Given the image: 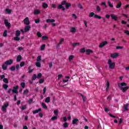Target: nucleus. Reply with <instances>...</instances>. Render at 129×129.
<instances>
[{
	"label": "nucleus",
	"instance_id": "nucleus-1",
	"mask_svg": "<svg viewBox=\"0 0 129 129\" xmlns=\"http://www.w3.org/2000/svg\"><path fill=\"white\" fill-rule=\"evenodd\" d=\"M118 86L119 88L122 90V92H126L127 89H129L128 86H127V84L125 82H121L120 84L118 83Z\"/></svg>",
	"mask_w": 129,
	"mask_h": 129
},
{
	"label": "nucleus",
	"instance_id": "nucleus-2",
	"mask_svg": "<svg viewBox=\"0 0 129 129\" xmlns=\"http://www.w3.org/2000/svg\"><path fill=\"white\" fill-rule=\"evenodd\" d=\"M20 35H21V31L19 30H17L15 32V37H14V40L15 41H20Z\"/></svg>",
	"mask_w": 129,
	"mask_h": 129
},
{
	"label": "nucleus",
	"instance_id": "nucleus-3",
	"mask_svg": "<svg viewBox=\"0 0 129 129\" xmlns=\"http://www.w3.org/2000/svg\"><path fill=\"white\" fill-rule=\"evenodd\" d=\"M108 64H109V68H110V69H114L115 66V63L112 62L111 59H109Z\"/></svg>",
	"mask_w": 129,
	"mask_h": 129
},
{
	"label": "nucleus",
	"instance_id": "nucleus-4",
	"mask_svg": "<svg viewBox=\"0 0 129 129\" xmlns=\"http://www.w3.org/2000/svg\"><path fill=\"white\" fill-rule=\"evenodd\" d=\"M64 5H66V1H62V2H61V4L59 5L58 7V9H61L62 10V11H65V8L64 7H63V6H64Z\"/></svg>",
	"mask_w": 129,
	"mask_h": 129
},
{
	"label": "nucleus",
	"instance_id": "nucleus-5",
	"mask_svg": "<svg viewBox=\"0 0 129 129\" xmlns=\"http://www.w3.org/2000/svg\"><path fill=\"white\" fill-rule=\"evenodd\" d=\"M8 106H9V103H5L2 106L1 109L3 111L6 112L7 111V108Z\"/></svg>",
	"mask_w": 129,
	"mask_h": 129
},
{
	"label": "nucleus",
	"instance_id": "nucleus-6",
	"mask_svg": "<svg viewBox=\"0 0 129 129\" xmlns=\"http://www.w3.org/2000/svg\"><path fill=\"white\" fill-rule=\"evenodd\" d=\"M4 24L6 27H7L8 29H10L11 27V24L10 23H9V21L7 19L5 20L4 21Z\"/></svg>",
	"mask_w": 129,
	"mask_h": 129
},
{
	"label": "nucleus",
	"instance_id": "nucleus-7",
	"mask_svg": "<svg viewBox=\"0 0 129 129\" xmlns=\"http://www.w3.org/2000/svg\"><path fill=\"white\" fill-rule=\"evenodd\" d=\"M19 88V85H16V86L13 87V89L12 90V92L13 93L18 94L19 92L18 91V89Z\"/></svg>",
	"mask_w": 129,
	"mask_h": 129
},
{
	"label": "nucleus",
	"instance_id": "nucleus-8",
	"mask_svg": "<svg viewBox=\"0 0 129 129\" xmlns=\"http://www.w3.org/2000/svg\"><path fill=\"white\" fill-rule=\"evenodd\" d=\"M108 42L107 41H103L99 45V48H103L104 46H106L108 44Z\"/></svg>",
	"mask_w": 129,
	"mask_h": 129
},
{
	"label": "nucleus",
	"instance_id": "nucleus-9",
	"mask_svg": "<svg viewBox=\"0 0 129 129\" xmlns=\"http://www.w3.org/2000/svg\"><path fill=\"white\" fill-rule=\"evenodd\" d=\"M24 24H25V25H30V22L28 17H26V18L24 19Z\"/></svg>",
	"mask_w": 129,
	"mask_h": 129
},
{
	"label": "nucleus",
	"instance_id": "nucleus-10",
	"mask_svg": "<svg viewBox=\"0 0 129 129\" xmlns=\"http://www.w3.org/2000/svg\"><path fill=\"white\" fill-rule=\"evenodd\" d=\"M128 106H129V103H126V104H124L123 107V110L124 111L128 110Z\"/></svg>",
	"mask_w": 129,
	"mask_h": 129
},
{
	"label": "nucleus",
	"instance_id": "nucleus-11",
	"mask_svg": "<svg viewBox=\"0 0 129 129\" xmlns=\"http://www.w3.org/2000/svg\"><path fill=\"white\" fill-rule=\"evenodd\" d=\"M31 29V26L30 25H27L25 26L24 28V32H29Z\"/></svg>",
	"mask_w": 129,
	"mask_h": 129
},
{
	"label": "nucleus",
	"instance_id": "nucleus-12",
	"mask_svg": "<svg viewBox=\"0 0 129 129\" xmlns=\"http://www.w3.org/2000/svg\"><path fill=\"white\" fill-rule=\"evenodd\" d=\"M2 68L4 70H7L8 68L7 61L2 65Z\"/></svg>",
	"mask_w": 129,
	"mask_h": 129
},
{
	"label": "nucleus",
	"instance_id": "nucleus-13",
	"mask_svg": "<svg viewBox=\"0 0 129 129\" xmlns=\"http://www.w3.org/2000/svg\"><path fill=\"white\" fill-rule=\"evenodd\" d=\"M70 31L72 33H76L77 30L75 27H71Z\"/></svg>",
	"mask_w": 129,
	"mask_h": 129
},
{
	"label": "nucleus",
	"instance_id": "nucleus-14",
	"mask_svg": "<svg viewBox=\"0 0 129 129\" xmlns=\"http://www.w3.org/2000/svg\"><path fill=\"white\" fill-rule=\"evenodd\" d=\"M86 52L87 55H90L91 53H93V51H92V50L91 49H87V50H86Z\"/></svg>",
	"mask_w": 129,
	"mask_h": 129
},
{
	"label": "nucleus",
	"instance_id": "nucleus-15",
	"mask_svg": "<svg viewBox=\"0 0 129 129\" xmlns=\"http://www.w3.org/2000/svg\"><path fill=\"white\" fill-rule=\"evenodd\" d=\"M74 58H75L74 55H70L69 57V61L70 62H72V60H73Z\"/></svg>",
	"mask_w": 129,
	"mask_h": 129
},
{
	"label": "nucleus",
	"instance_id": "nucleus-16",
	"mask_svg": "<svg viewBox=\"0 0 129 129\" xmlns=\"http://www.w3.org/2000/svg\"><path fill=\"white\" fill-rule=\"evenodd\" d=\"M6 63H7V65H11L12 64V63H13V60L12 59L7 60V61H6Z\"/></svg>",
	"mask_w": 129,
	"mask_h": 129
},
{
	"label": "nucleus",
	"instance_id": "nucleus-17",
	"mask_svg": "<svg viewBox=\"0 0 129 129\" xmlns=\"http://www.w3.org/2000/svg\"><path fill=\"white\" fill-rule=\"evenodd\" d=\"M70 7H71V3H67V1L66 2V8L68 10L70 8Z\"/></svg>",
	"mask_w": 129,
	"mask_h": 129
},
{
	"label": "nucleus",
	"instance_id": "nucleus-18",
	"mask_svg": "<svg viewBox=\"0 0 129 129\" xmlns=\"http://www.w3.org/2000/svg\"><path fill=\"white\" fill-rule=\"evenodd\" d=\"M53 22H55V20L54 19H47L46 20V23H53Z\"/></svg>",
	"mask_w": 129,
	"mask_h": 129
},
{
	"label": "nucleus",
	"instance_id": "nucleus-19",
	"mask_svg": "<svg viewBox=\"0 0 129 129\" xmlns=\"http://www.w3.org/2000/svg\"><path fill=\"white\" fill-rule=\"evenodd\" d=\"M78 121H79V119H78V118H74V119H73V124H76V123H77Z\"/></svg>",
	"mask_w": 129,
	"mask_h": 129
},
{
	"label": "nucleus",
	"instance_id": "nucleus-20",
	"mask_svg": "<svg viewBox=\"0 0 129 129\" xmlns=\"http://www.w3.org/2000/svg\"><path fill=\"white\" fill-rule=\"evenodd\" d=\"M41 108H38V109H36L35 110H33V114H35L36 113H38L39 111H41Z\"/></svg>",
	"mask_w": 129,
	"mask_h": 129
},
{
	"label": "nucleus",
	"instance_id": "nucleus-21",
	"mask_svg": "<svg viewBox=\"0 0 129 129\" xmlns=\"http://www.w3.org/2000/svg\"><path fill=\"white\" fill-rule=\"evenodd\" d=\"M118 56V53H114L113 54H111V57L112 58H116Z\"/></svg>",
	"mask_w": 129,
	"mask_h": 129
},
{
	"label": "nucleus",
	"instance_id": "nucleus-22",
	"mask_svg": "<svg viewBox=\"0 0 129 129\" xmlns=\"http://www.w3.org/2000/svg\"><path fill=\"white\" fill-rule=\"evenodd\" d=\"M48 6L47 5V4H46V3H42V8H43V9H47V8H48Z\"/></svg>",
	"mask_w": 129,
	"mask_h": 129
},
{
	"label": "nucleus",
	"instance_id": "nucleus-23",
	"mask_svg": "<svg viewBox=\"0 0 129 129\" xmlns=\"http://www.w3.org/2000/svg\"><path fill=\"white\" fill-rule=\"evenodd\" d=\"M80 95L82 97L83 101H84V102L86 101V100H87L86 97L84 96V95H83V94H82V93L80 94Z\"/></svg>",
	"mask_w": 129,
	"mask_h": 129
},
{
	"label": "nucleus",
	"instance_id": "nucleus-24",
	"mask_svg": "<svg viewBox=\"0 0 129 129\" xmlns=\"http://www.w3.org/2000/svg\"><path fill=\"white\" fill-rule=\"evenodd\" d=\"M34 15H39V14H40V10H35L34 12Z\"/></svg>",
	"mask_w": 129,
	"mask_h": 129
},
{
	"label": "nucleus",
	"instance_id": "nucleus-25",
	"mask_svg": "<svg viewBox=\"0 0 129 129\" xmlns=\"http://www.w3.org/2000/svg\"><path fill=\"white\" fill-rule=\"evenodd\" d=\"M122 6V4L121 3V2H119V3H118V4H117V6H116V9H119L120 8H121Z\"/></svg>",
	"mask_w": 129,
	"mask_h": 129
},
{
	"label": "nucleus",
	"instance_id": "nucleus-26",
	"mask_svg": "<svg viewBox=\"0 0 129 129\" xmlns=\"http://www.w3.org/2000/svg\"><path fill=\"white\" fill-rule=\"evenodd\" d=\"M106 86L107 87H106V90L108 91L109 88V86H110V83H109V81H108V80L107 81Z\"/></svg>",
	"mask_w": 129,
	"mask_h": 129
},
{
	"label": "nucleus",
	"instance_id": "nucleus-27",
	"mask_svg": "<svg viewBox=\"0 0 129 129\" xmlns=\"http://www.w3.org/2000/svg\"><path fill=\"white\" fill-rule=\"evenodd\" d=\"M21 59H22V56H21V55H18V56H17V62H20Z\"/></svg>",
	"mask_w": 129,
	"mask_h": 129
},
{
	"label": "nucleus",
	"instance_id": "nucleus-28",
	"mask_svg": "<svg viewBox=\"0 0 129 129\" xmlns=\"http://www.w3.org/2000/svg\"><path fill=\"white\" fill-rule=\"evenodd\" d=\"M46 47V44H43V45H41V47H40V50L41 51H43Z\"/></svg>",
	"mask_w": 129,
	"mask_h": 129
},
{
	"label": "nucleus",
	"instance_id": "nucleus-29",
	"mask_svg": "<svg viewBox=\"0 0 129 129\" xmlns=\"http://www.w3.org/2000/svg\"><path fill=\"white\" fill-rule=\"evenodd\" d=\"M35 65L37 67H38V68H40L41 66V63L38 61L37 62H36V63H35Z\"/></svg>",
	"mask_w": 129,
	"mask_h": 129
},
{
	"label": "nucleus",
	"instance_id": "nucleus-30",
	"mask_svg": "<svg viewBox=\"0 0 129 129\" xmlns=\"http://www.w3.org/2000/svg\"><path fill=\"white\" fill-rule=\"evenodd\" d=\"M3 36H4V37H7V36H8L7 30H5V31H4V32L3 33Z\"/></svg>",
	"mask_w": 129,
	"mask_h": 129
},
{
	"label": "nucleus",
	"instance_id": "nucleus-31",
	"mask_svg": "<svg viewBox=\"0 0 129 129\" xmlns=\"http://www.w3.org/2000/svg\"><path fill=\"white\" fill-rule=\"evenodd\" d=\"M3 82H4L5 84H8V83H9V80H8V78H5V77H4V79H3Z\"/></svg>",
	"mask_w": 129,
	"mask_h": 129
},
{
	"label": "nucleus",
	"instance_id": "nucleus-32",
	"mask_svg": "<svg viewBox=\"0 0 129 129\" xmlns=\"http://www.w3.org/2000/svg\"><path fill=\"white\" fill-rule=\"evenodd\" d=\"M5 12L7 14H11L12 12L11 10H10V9H6Z\"/></svg>",
	"mask_w": 129,
	"mask_h": 129
},
{
	"label": "nucleus",
	"instance_id": "nucleus-33",
	"mask_svg": "<svg viewBox=\"0 0 129 129\" xmlns=\"http://www.w3.org/2000/svg\"><path fill=\"white\" fill-rule=\"evenodd\" d=\"M45 102L49 103L50 101V97H46L45 100Z\"/></svg>",
	"mask_w": 129,
	"mask_h": 129
},
{
	"label": "nucleus",
	"instance_id": "nucleus-34",
	"mask_svg": "<svg viewBox=\"0 0 129 129\" xmlns=\"http://www.w3.org/2000/svg\"><path fill=\"white\" fill-rule=\"evenodd\" d=\"M42 107H43V108H44L45 109H47L48 108L46 104H45V103H44V102H42Z\"/></svg>",
	"mask_w": 129,
	"mask_h": 129
},
{
	"label": "nucleus",
	"instance_id": "nucleus-35",
	"mask_svg": "<svg viewBox=\"0 0 129 129\" xmlns=\"http://www.w3.org/2000/svg\"><path fill=\"white\" fill-rule=\"evenodd\" d=\"M79 45H80V43H74L73 44H72V46L73 47H74V48H75V47Z\"/></svg>",
	"mask_w": 129,
	"mask_h": 129
},
{
	"label": "nucleus",
	"instance_id": "nucleus-36",
	"mask_svg": "<svg viewBox=\"0 0 129 129\" xmlns=\"http://www.w3.org/2000/svg\"><path fill=\"white\" fill-rule=\"evenodd\" d=\"M41 58H42V56L41 55L38 56L37 61L40 62V61H41V59H42Z\"/></svg>",
	"mask_w": 129,
	"mask_h": 129
},
{
	"label": "nucleus",
	"instance_id": "nucleus-37",
	"mask_svg": "<svg viewBox=\"0 0 129 129\" xmlns=\"http://www.w3.org/2000/svg\"><path fill=\"white\" fill-rule=\"evenodd\" d=\"M21 87H22V89L25 88L26 86V83H25V82H21Z\"/></svg>",
	"mask_w": 129,
	"mask_h": 129
},
{
	"label": "nucleus",
	"instance_id": "nucleus-38",
	"mask_svg": "<svg viewBox=\"0 0 129 129\" xmlns=\"http://www.w3.org/2000/svg\"><path fill=\"white\" fill-rule=\"evenodd\" d=\"M31 66H29V67H28V70H29V73H32L33 72V71H34V69H31Z\"/></svg>",
	"mask_w": 129,
	"mask_h": 129
},
{
	"label": "nucleus",
	"instance_id": "nucleus-39",
	"mask_svg": "<svg viewBox=\"0 0 129 129\" xmlns=\"http://www.w3.org/2000/svg\"><path fill=\"white\" fill-rule=\"evenodd\" d=\"M108 5L110 8H113V5L111 4V2L110 1H108Z\"/></svg>",
	"mask_w": 129,
	"mask_h": 129
},
{
	"label": "nucleus",
	"instance_id": "nucleus-40",
	"mask_svg": "<svg viewBox=\"0 0 129 129\" xmlns=\"http://www.w3.org/2000/svg\"><path fill=\"white\" fill-rule=\"evenodd\" d=\"M80 52H81V53H85V47L82 48V49H81L80 50Z\"/></svg>",
	"mask_w": 129,
	"mask_h": 129
},
{
	"label": "nucleus",
	"instance_id": "nucleus-41",
	"mask_svg": "<svg viewBox=\"0 0 129 129\" xmlns=\"http://www.w3.org/2000/svg\"><path fill=\"white\" fill-rule=\"evenodd\" d=\"M10 70H11V71H15V70H16V67L15 66H12L10 68Z\"/></svg>",
	"mask_w": 129,
	"mask_h": 129
},
{
	"label": "nucleus",
	"instance_id": "nucleus-42",
	"mask_svg": "<svg viewBox=\"0 0 129 129\" xmlns=\"http://www.w3.org/2000/svg\"><path fill=\"white\" fill-rule=\"evenodd\" d=\"M28 92H29V90L28 89H26L23 92V94H24V95H25L26 94H27L28 93Z\"/></svg>",
	"mask_w": 129,
	"mask_h": 129
},
{
	"label": "nucleus",
	"instance_id": "nucleus-43",
	"mask_svg": "<svg viewBox=\"0 0 129 129\" xmlns=\"http://www.w3.org/2000/svg\"><path fill=\"white\" fill-rule=\"evenodd\" d=\"M37 78L36 74H33V76H32V80H35Z\"/></svg>",
	"mask_w": 129,
	"mask_h": 129
},
{
	"label": "nucleus",
	"instance_id": "nucleus-44",
	"mask_svg": "<svg viewBox=\"0 0 129 129\" xmlns=\"http://www.w3.org/2000/svg\"><path fill=\"white\" fill-rule=\"evenodd\" d=\"M58 117L57 116H52V117H51V120H55L56 119H57Z\"/></svg>",
	"mask_w": 129,
	"mask_h": 129
},
{
	"label": "nucleus",
	"instance_id": "nucleus-45",
	"mask_svg": "<svg viewBox=\"0 0 129 129\" xmlns=\"http://www.w3.org/2000/svg\"><path fill=\"white\" fill-rule=\"evenodd\" d=\"M3 87L5 88V89H7V88L9 87V86L7 84H5L3 85Z\"/></svg>",
	"mask_w": 129,
	"mask_h": 129
},
{
	"label": "nucleus",
	"instance_id": "nucleus-46",
	"mask_svg": "<svg viewBox=\"0 0 129 129\" xmlns=\"http://www.w3.org/2000/svg\"><path fill=\"white\" fill-rule=\"evenodd\" d=\"M68 125H69V124H68V122H67V121H66L64 122V123H63V127H68Z\"/></svg>",
	"mask_w": 129,
	"mask_h": 129
},
{
	"label": "nucleus",
	"instance_id": "nucleus-47",
	"mask_svg": "<svg viewBox=\"0 0 129 129\" xmlns=\"http://www.w3.org/2000/svg\"><path fill=\"white\" fill-rule=\"evenodd\" d=\"M78 7L80 8L81 10L83 9V7L82 6L81 4L79 3L78 4Z\"/></svg>",
	"mask_w": 129,
	"mask_h": 129
},
{
	"label": "nucleus",
	"instance_id": "nucleus-48",
	"mask_svg": "<svg viewBox=\"0 0 129 129\" xmlns=\"http://www.w3.org/2000/svg\"><path fill=\"white\" fill-rule=\"evenodd\" d=\"M40 21L39 19H36V20H35V22L36 24H39L40 23Z\"/></svg>",
	"mask_w": 129,
	"mask_h": 129
},
{
	"label": "nucleus",
	"instance_id": "nucleus-49",
	"mask_svg": "<svg viewBox=\"0 0 129 129\" xmlns=\"http://www.w3.org/2000/svg\"><path fill=\"white\" fill-rule=\"evenodd\" d=\"M62 77V74H58V75L57 76L58 80H59Z\"/></svg>",
	"mask_w": 129,
	"mask_h": 129
},
{
	"label": "nucleus",
	"instance_id": "nucleus-50",
	"mask_svg": "<svg viewBox=\"0 0 129 129\" xmlns=\"http://www.w3.org/2000/svg\"><path fill=\"white\" fill-rule=\"evenodd\" d=\"M63 42H64V39L63 38H61L59 41V44L61 45Z\"/></svg>",
	"mask_w": 129,
	"mask_h": 129
},
{
	"label": "nucleus",
	"instance_id": "nucleus-51",
	"mask_svg": "<svg viewBox=\"0 0 129 129\" xmlns=\"http://www.w3.org/2000/svg\"><path fill=\"white\" fill-rule=\"evenodd\" d=\"M111 18L113 20H114L116 21H118V17H111Z\"/></svg>",
	"mask_w": 129,
	"mask_h": 129
},
{
	"label": "nucleus",
	"instance_id": "nucleus-52",
	"mask_svg": "<svg viewBox=\"0 0 129 129\" xmlns=\"http://www.w3.org/2000/svg\"><path fill=\"white\" fill-rule=\"evenodd\" d=\"M48 37L47 36H42V40H47Z\"/></svg>",
	"mask_w": 129,
	"mask_h": 129
},
{
	"label": "nucleus",
	"instance_id": "nucleus-53",
	"mask_svg": "<svg viewBox=\"0 0 129 129\" xmlns=\"http://www.w3.org/2000/svg\"><path fill=\"white\" fill-rule=\"evenodd\" d=\"M37 36L39 37H42V34H41L40 32L39 31L37 32Z\"/></svg>",
	"mask_w": 129,
	"mask_h": 129
},
{
	"label": "nucleus",
	"instance_id": "nucleus-54",
	"mask_svg": "<svg viewBox=\"0 0 129 129\" xmlns=\"http://www.w3.org/2000/svg\"><path fill=\"white\" fill-rule=\"evenodd\" d=\"M123 47L122 46H117L116 49H123Z\"/></svg>",
	"mask_w": 129,
	"mask_h": 129
},
{
	"label": "nucleus",
	"instance_id": "nucleus-55",
	"mask_svg": "<svg viewBox=\"0 0 129 129\" xmlns=\"http://www.w3.org/2000/svg\"><path fill=\"white\" fill-rule=\"evenodd\" d=\"M44 81V78H42L39 80V83L40 84L43 83Z\"/></svg>",
	"mask_w": 129,
	"mask_h": 129
},
{
	"label": "nucleus",
	"instance_id": "nucleus-56",
	"mask_svg": "<svg viewBox=\"0 0 129 129\" xmlns=\"http://www.w3.org/2000/svg\"><path fill=\"white\" fill-rule=\"evenodd\" d=\"M41 77H42V73H38L37 78H40Z\"/></svg>",
	"mask_w": 129,
	"mask_h": 129
},
{
	"label": "nucleus",
	"instance_id": "nucleus-57",
	"mask_svg": "<svg viewBox=\"0 0 129 129\" xmlns=\"http://www.w3.org/2000/svg\"><path fill=\"white\" fill-rule=\"evenodd\" d=\"M100 11H101L100 7H99V6H98L97 7V11L100 12Z\"/></svg>",
	"mask_w": 129,
	"mask_h": 129
},
{
	"label": "nucleus",
	"instance_id": "nucleus-58",
	"mask_svg": "<svg viewBox=\"0 0 129 129\" xmlns=\"http://www.w3.org/2000/svg\"><path fill=\"white\" fill-rule=\"evenodd\" d=\"M101 5L102 6H105V7L107 8L106 2H103V3H101Z\"/></svg>",
	"mask_w": 129,
	"mask_h": 129
},
{
	"label": "nucleus",
	"instance_id": "nucleus-59",
	"mask_svg": "<svg viewBox=\"0 0 129 129\" xmlns=\"http://www.w3.org/2000/svg\"><path fill=\"white\" fill-rule=\"evenodd\" d=\"M54 114H55V116H56V115L58 114V110L56 109L55 110H54Z\"/></svg>",
	"mask_w": 129,
	"mask_h": 129
},
{
	"label": "nucleus",
	"instance_id": "nucleus-60",
	"mask_svg": "<svg viewBox=\"0 0 129 129\" xmlns=\"http://www.w3.org/2000/svg\"><path fill=\"white\" fill-rule=\"evenodd\" d=\"M26 109V105H23L22 108H21V109L22 110H25V109Z\"/></svg>",
	"mask_w": 129,
	"mask_h": 129
},
{
	"label": "nucleus",
	"instance_id": "nucleus-61",
	"mask_svg": "<svg viewBox=\"0 0 129 129\" xmlns=\"http://www.w3.org/2000/svg\"><path fill=\"white\" fill-rule=\"evenodd\" d=\"M25 65V62H21L20 63V67H23V66H24Z\"/></svg>",
	"mask_w": 129,
	"mask_h": 129
},
{
	"label": "nucleus",
	"instance_id": "nucleus-62",
	"mask_svg": "<svg viewBox=\"0 0 129 129\" xmlns=\"http://www.w3.org/2000/svg\"><path fill=\"white\" fill-rule=\"evenodd\" d=\"M95 15V13L93 12L90 13V17H93Z\"/></svg>",
	"mask_w": 129,
	"mask_h": 129
},
{
	"label": "nucleus",
	"instance_id": "nucleus-63",
	"mask_svg": "<svg viewBox=\"0 0 129 129\" xmlns=\"http://www.w3.org/2000/svg\"><path fill=\"white\" fill-rule=\"evenodd\" d=\"M32 102H33V99L32 98H30L28 100V103H32Z\"/></svg>",
	"mask_w": 129,
	"mask_h": 129
},
{
	"label": "nucleus",
	"instance_id": "nucleus-64",
	"mask_svg": "<svg viewBox=\"0 0 129 129\" xmlns=\"http://www.w3.org/2000/svg\"><path fill=\"white\" fill-rule=\"evenodd\" d=\"M124 33L125 34H126L127 35H128V36H129V31H128L127 30H125L124 31Z\"/></svg>",
	"mask_w": 129,
	"mask_h": 129
}]
</instances>
